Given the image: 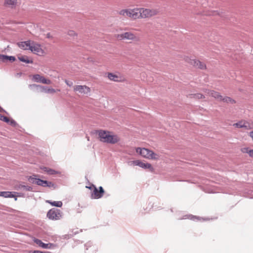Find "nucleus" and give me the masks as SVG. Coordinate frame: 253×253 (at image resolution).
Segmentation results:
<instances>
[{
    "instance_id": "1",
    "label": "nucleus",
    "mask_w": 253,
    "mask_h": 253,
    "mask_svg": "<svg viewBox=\"0 0 253 253\" xmlns=\"http://www.w3.org/2000/svg\"><path fill=\"white\" fill-rule=\"evenodd\" d=\"M98 134L100 141L103 142L115 144L120 141L119 136L111 131L100 130Z\"/></svg>"
},
{
    "instance_id": "2",
    "label": "nucleus",
    "mask_w": 253,
    "mask_h": 253,
    "mask_svg": "<svg viewBox=\"0 0 253 253\" xmlns=\"http://www.w3.org/2000/svg\"><path fill=\"white\" fill-rule=\"evenodd\" d=\"M135 150L137 153L144 158L156 161L160 159V155L159 154L156 153L153 151L147 148L137 147L136 148Z\"/></svg>"
},
{
    "instance_id": "3",
    "label": "nucleus",
    "mask_w": 253,
    "mask_h": 253,
    "mask_svg": "<svg viewBox=\"0 0 253 253\" xmlns=\"http://www.w3.org/2000/svg\"><path fill=\"white\" fill-rule=\"evenodd\" d=\"M139 18H148L156 15L159 11L155 8H138Z\"/></svg>"
},
{
    "instance_id": "4",
    "label": "nucleus",
    "mask_w": 253,
    "mask_h": 253,
    "mask_svg": "<svg viewBox=\"0 0 253 253\" xmlns=\"http://www.w3.org/2000/svg\"><path fill=\"white\" fill-rule=\"evenodd\" d=\"M138 8H127L122 9L119 11V14L124 17H126L132 19H139Z\"/></svg>"
},
{
    "instance_id": "5",
    "label": "nucleus",
    "mask_w": 253,
    "mask_h": 253,
    "mask_svg": "<svg viewBox=\"0 0 253 253\" xmlns=\"http://www.w3.org/2000/svg\"><path fill=\"white\" fill-rule=\"evenodd\" d=\"M114 37L118 41H120L124 40L136 41L138 40L136 34L131 32H126L116 34Z\"/></svg>"
},
{
    "instance_id": "6",
    "label": "nucleus",
    "mask_w": 253,
    "mask_h": 253,
    "mask_svg": "<svg viewBox=\"0 0 253 253\" xmlns=\"http://www.w3.org/2000/svg\"><path fill=\"white\" fill-rule=\"evenodd\" d=\"M30 50L34 54L43 56L46 54L45 50L42 48V45L38 42L32 41Z\"/></svg>"
},
{
    "instance_id": "7",
    "label": "nucleus",
    "mask_w": 253,
    "mask_h": 253,
    "mask_svg": "<svg viewBox=\"0 0 253 253\" xmlns=\"http://www.w3.org/2000/svg\"><path fill=\"white\" fill-rule=\"evenodd\" d=\"M36 175H33L28 177L29 181L32 183H36L38 185L42 186L43 187H51L53 185L51 182L46 180H42L36 177Z\"/></svg>"
},
{
    "instance_id": "8",
    "label": "nucleus",
    "mask_w": 253,
    "mask_h": 253,
    "mask_svg": "<svg viewBox=\"0 0 253 253\" xmlns=\"http://www.w3.org/2000/svg\"><path fill=\"white\" fill-rule=\"evenodd\" d=\"M62 213L57 209H50L47 213V217L50 220H58L61 218Z\"/></svg>"
},
{
    "instance_id": "9",
    "label": "nucleus",
    "mask_w": 253,
    "mask_h": 253,
    "mask_svg": "<svg viewBox=\"0 0 253 253\" xmlns=\"http://www.w3.org/2000/svg\"><path fill=\"white\" fill-rule=\"evenodd\" d=\"M233 126L236 128H245L247 129L253 128V124H251L249 122L245 120H241L234 124Z\"/></svg>"
},
{
    "instance_id": "10",
    "label": "nucleus",
    "mask_w": 253,
    "mask_h": 253,
    "mask_svg": "<svg viewBox=\"0 0 253 253\" xmlns=\"http://www.w3.org/2000/svg\"><path fill=\"white\" fill-rule=\"evenodd\" d=\"M32 80L36 82L41 83L43 84H51L50 80L46 79L44 77L39 74L34 75L32 77Z\"/></svg>"
},
{
    "instance_id": "11",
    "label": "nucleus",
    "mask_w": 253,
    "mask_h": 253,
    "mask_svg": "<svg viewBox=\"0 0 253 253\" xmlns=\"http://www.w3.org/2000/svg\"><path fill=\"white\" fill-rule=\"evenodd\" d=\"M74 91L81 94H87L90 92V88L85 85H76L74 86Z\"/></svg>"
},
{
    "instance_id": "12",
    "label": "nucleus",
    "mask_w": 253,
    "mask_h": 253,
    "mask_svg": "<svg viewBox=\"0 0 253 253\" xmlns=\"http://www.w3.org/2000/svg\"><path fill=\"white\" fill-rule=\"evenodd\" d=\"M107 77L110 80L116 82H124L126 81L125 79L122 77L119 74L108 73Z\"/></svg>"
},
{
    "instance_id": "13",
    "label": "nucleus",
    "mask_w": 253,
    "mask_h": 253,
    "mask_svg": "<svg viewBox=\"0 0 253 253\" xmlns=\"http://www.w3.org/2000/svg\"><path fill=\"white\" fill-rule=\"evenodd\" d=\"M93 187V191L91 194V198L93 199H99L101 198L104 193L102 187L100 186L99 190L95 186Z\"/></svg>"
},
{
    "instance_id": "14",
    "label": "nucleus",
    "mask_w": 253,
    "mask_h": 253,
    "mask_svg": "<svg viewBox=\"0 0 253 253\" xmlns=\"http://www.w3.org/2000/svg\"><path fill=\"white\" fill-rule=\"evenodd\" d=\"M18 5V0H4L3 5L6 7L15 8Z\"/></svg>"
},
{
    "instance_id": "15",
    "label": "nucleus",
    "mask_w": 253,
    "mask_h": 253,
    "mask_svg": "<svg viewBox=\"0 0 253 253\" xmlns=\"http://www.w3.org/2000/svg\"><path fill=\"white\" fill-rule=\"evenodd\" d=\"M193 67L202 70H205L207 69L206 63L197 59H195Z\"/></svg>"
},
{
    "instance_id": "16",
    "label": "nucleus",
    "mask_w": 253,
    "mask_h": 253,
    "mask_svg": "<svg viewBox=\"0 0 253 253\" xmlns=\"http://www.w3.org/2000/svg\"><path fill=\"white\" fill-rule=\"evenodd\" d=\"M32 41L21 42L17 43L18 46L24 50H30Z\"/></svg>"
},
{
    "instance_id": "17",
    "label": "nucleus",
    "mask_w": 253,
    "mask_h": 253,
    "mask_svg": "<svg viewBox=\"0 0 253 253\" xmlns=\"http://www.w3.org/2000/svg\"><path fill=\"white\" fill-rule=\"evenodd\" d=\"M34 242L37 245H38L40 247L43 248V249H51L54 247V245L51 243L49 244H44L41 240L39 239H35L34 240Z\"/></svg>"
},
{
    "instance_id": "18",
    "label": "nucleus",
    "mask_w": 253,
    "mask_h": 253,
    "mask_svg": "<svg viewBox=\"0 0 253 253\" xmlns=\"http://www.w3.org/2000/svg\"><path fill=\"white\" fill-rule=\"evenodd\" d=\"M15 60V58L12 56H7L0 54V62H6L8 61L13 62Z\"/></svg>"
},
{
    "instance_id": "19",
    "label": "nucleus",
    "mask_w": 253,
    "mask_h": 253,
    "mask_svg": "<svg viewBox=\"0 0 253 253\" xmlns=\"http://www.w3.org/2000/svg\"><path fill=\"white\" fill-rule=\"evenodd\" d=\"M18 58L20 61L26 63H33V60L32 59H30L26 55H19L18 56Z\"/></svg>"
},
{
    "instance_id": "20",
    "label": "nucleus",
    "mask_w": 253,
    "mask_h": 253,
    "mask_svg": "<svg viewBox=\"0 0 253 253\" xmlns=\"http://www.w3.org/2000/svg\"><path fill=\"white\" fill-rule=\"evenodd\" d=\"M41 169H42L44 171L46 172L47 174L50 175L56 174L59 173L58 171L52 169L47 167H42L41 168Z\"/></svg>"
},
{
    "instance_id": "21",
    "label": "nucleus",
    "mask_w": 253,
    "mask_h": 253,
    "mask_svg": "<svg viewBox=\"0 0 253 253\" xmlns=\"http://www.w3.org/2000/svg\"><path fill=\"white\" fill-rule=\"evenodd\" d=\"M13 193H15V192L9 191L0 192V196L4 198H13L15 197V195Z\"/></svg>"
},
{
    "instance_id": "22",
    "label": "nucleus",
    "mask_w": 253,
    "mask_h": 253,
    "mask_svg": "<svg viewBox=\"0 0 253 253\" xmlns=\"http://www.w3.org/2000/svg\"><path fill=\"white\" fill-rule=\"evenodd\" d=\"M140 167L145 169H149L151 171H154V168L152 167V165L150 163H145L141 161Z\"/></svg>"
},
{
    "instance_id": "23",
    "label": "nucleus",
    "mask_w": 253,
    "mask_h": 253,
    "mask_svg": "<svg viewBox=\"0 0 253 253\" xmlns=\"http://www.w3.org/2000/svg\"><path fill=\"white\" fill-rule=\"evenodd\" d=\"M210 96L213 97L218 101H220L222 99V95L218 92L214 90L211 91Z\"/></svg>"
},
{
    "instance_id": "24",
    "label": "nucleus",
    "mask_w": 253,
    "mask_h": 253,
    "mask_svg": "<svg viewBox=\"0 0 253 253\" xmlns=\"http://www.w3.org/2000/svg\"><path fill=\"white\" fill-rule=\"evenodd\" d=\"M195 59L196 58H192L191 57L188 56H186L184 57V60L185 62L192 66L194 65Z\"/></svg>"
},
{
    "instance_id": "25",
    "label": "nucleus",
    "mask_w": 253,
    "mask_h": 253,
    "mask_svg": "<svg viewBox=\"0 0 253 253\" xmlns=\"http://www.w3.org/2000/svg\"><path fill=\"white\" fill-rule=\"evenodd\" d=\"M220 101L231 104H234L235 103V101L234 99L228 96L223 97L222 96V99H221Z\"/></svg>"
},
{
    "instance_id": "26",
    "label": "nucleus",
    "mask_w": 253,
    "mask_h": 253,
    "mask_svg": "<svg viewBox=\"0 0 253 253\" xmlns=\"http://www.w3.org/2000/svg\"><path fill=\"white\" fill-rule=\"evenodd\" d=\"M46 202L50 204L52 206L57 207H61L62 206V203L61 201L51 202L49 200H47Z\"/></svg>"
},
{
    "instance_id": "27",
    "label": "nucleus",
    "mask_w": 253,
    "mask_h": 253,
    "mask_svg": "<svg viewBox=\"0 0 253 253\" xmlns=\"http://www.w3.org/2000/svg\"><path fill=\"white\" fill-rule=\"evenodd\" d=\"M193 97L195 99H205V96L203 94L198 93L192 94Z\"/></svg>"
},
{
    "instance_id": "28",
    "label": "nucleus",
    "mask_w": 253,
    "mask_h": 253,
    "mask_svg": "<svg viewBox=\"0 0 253 253\" xmlns=\"http://www.w3.org/2000/svg\"><path fill=\"white\" fill-rule=\"evenodd\" d=\"M57 91H60V89H57L55 90L54 88H48L47 90L45 91V93H55Z\"/></svg>"
},
{
    "instance_id": "29",
    "label": "nucleus",
    "mask_w": 253,
    "mask_h": 253,
    "mask_svg": "<svg viewBox=\"0 0 253 253\" xmlns=\"http://www.w3.org/2000/svg\"><path fill=\"white\" fill-rule=\"evenodd\" d=\"M0 120H1L4 122L8 123L9 119L7 117L4 116L0 114Z\"/></svg>"
},
{
    "instance_id": "30",
    "label": "nucleus",
    "mask_w": 253,
    "mask_h": 253,
    "mask_svg": "<svg viewBox=\"0 0 253 253\" xmlns=\"http://www.w3.org/2000/svg\"><path fill=\"white\" fill-rule=\"evenodd\" d=\"M68 35L72 37H77V34L73 30H70L68 32Z\"/></svg>"
},
{
    "instance_id": "31",
    "label": "nucleus",
    "mask_w": 253,
    "mask_h": 253,
    "mask_svg": "<svg viewBox=\"0 0 253 253\" xmlns=\"http://www.w3.org/2000/svg\"><path fill=\"white\" fill-rule=\"evenodd\" d=\"M250 150H251V149H250L249 147H246L242 148L241 149V151L243 153L248 154L249 152L250 151Z\"/></svg>"
},
{
    "instance_id": "32",
    "label": "nucleus",
    "mask_w": 253,
    "mask_h": 253,
    "mask_svg": "<svg viewBox=\"0 0 253 253\" xmlns=\"http://www.w3.org/2000/svg\"><path fill=\"white\" fill-rule=\"evenodd\" d=\"M203 90L206 94L209 95L210 96L211 94V91H212V90H210L207 88H205Z\"/></svg>"
},
{
    "instance_id": "33",
    "label": "nucleus",
    "mask_w": 253,
    "mask_h": 253,
    "mask_svg": "<svg viewBox=\"0 0 253 253\" xmlns=\"http://www.w3.org/2000/svg\"><path fill=\"white\" fill-rule=\"evenodd\" d=\"M141 161L140 160H135L132 162V164L133 166H138L140 167Z\"/></svg>"
},
{
    "instance_id": "34",
    "label": "nucleus",
    "mask_w": 253,
    "mask_h": 253,
    "mask_svg": "<svg viewBox=\"0 0 253 253\" xmlns=\"http://www.w3.org/2000/svg\"><path fill=\"white\" fill-rule=\"evenodd\" d=\"M45 37L48 39H52L53 36L50 33H48L45 35Z\"/></svg>"
},
{
    "instance_id": "35",
    "label": "nucleus",
    "mask_w": 253,
    "mask_h": 253,
    "mask_svg": "<svg viewBox=\"0 0 253 253\" xmlns=\"http://www.w3.org/2000/svg\"><path fill=\"white\" fill-rule=\"evenodd\" d=\"M65 82L66 84L67 85H68L69 86H71L73 84V83L72 82H70V81H67V80H65Z\"/></svg>"
},
{
    "instance_id": "36",
    "label": "nucleus",
    "mask_w": 253,
    "mask_h": 253,
    "mask_svg": "<svg viewBox=\"0 0 253 253\" xmlns=\"http://www.w3.org/2000/svg\"><path fill=\"white\" fill-rule=\"evenodd\" d=\"M250 157L253 158V149H251L248 153Z\"/></svg>"
},
{
    "instance_id": "37",
    "label": "nucleus",
    "mask_w": 253,
    "mask_h": 253,
    "mask_svg": "<svg viewBox=\"0 0 253 253\" xmlns=\"http://www.w3.org/2000/svg\"><path fill=\"white\" fill-rule=\"evenodd\" d=\"M249 136L251 137L252 140L253 141V131H252L249 133Z\"/></svg>"
},
{
    "instance_id": "38",
    "label": "nucleus",
    "mask_w": 253,
    "mask_h": 253,
    "mask_svg": "<svg viewBox=\"0 0 253 253\" xmlns=\"http://www.w3.org/2000/svg\"><path fill=\"white\" fill-rule=\"evenodd\" d=\"M32 253H44L43 252L40 251H34Z\"/></svg>"
},
{
    "instance_id": "39",
    "label": "nucleus",
    "mask_w": 253,
    "mask_h": 253,
    "mask_svg": "<svg viewBox=\"0 0 253 253\" xmlns=\"http://www.w3.org/2000/svg\"><path fill=\"white\" fill-rule=\"evenodd\" d=\"M47 87H44V86H42V91H44L45 92V90H47Z\"/></svg>"
},
{
    "instance_id": "40",
    "label": "nucleus",
    "mask_w": 253,
    "mask_h": 253,
    "mask_svg": "<svg viewBox=\"0 0 253 253\" xmlns=\"http://www.w3.org/2000/svg\"><path fill=\"white\" fill-rule=\"evenodd\" d=\"M93 186H94V185H92L91 186H90V187L86 186V187L88 188H89V189H90L91 190H92V189H93Z\"/></svg>"
},
{
    "instance_id": "41",
    "label": "nucleus",
    "mask_w": 253,
    "mask_h": 253,
    "mask_svg": "<svg viewBox=\"0 0 253 253\" xmlns=\"http://www.w3.org/2000/svg\"><path fill=\"white\" fill-rule=\"evenodd\" d=\"M2 111H3V109H2V108H1V107H0V112H2Z\"/></svg>"
}]
</instances>
